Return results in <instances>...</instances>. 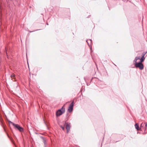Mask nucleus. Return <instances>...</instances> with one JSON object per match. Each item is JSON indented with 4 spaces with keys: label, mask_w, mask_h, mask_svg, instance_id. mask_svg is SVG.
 <instances>
[{
    "label": "nucleus",
    "mask_w": 147,
    "mask_h": 147,
    "mask_svg": "<svg viewBox=\"0 0 147 147\" xmlns=\"http://www.w3.org/2000/svg\"><path fill=\"white\" fill-rule=\"evenodd\" d=\"M65 111V109L63 106L61 108V109H58L56 113V115L57 117H58L63 114Z\"/></svg>",
    "instance_id": "nucleus-1"
},
{
    "label": "nucleus",
    "mask_w": 147,
    "mask_h": 147,
    "mask_svg": "<svg viewBox=\"0 0 147 147\" xmlns=\"http://www.w3.org/2000/svg\"><path fill=\"white\" fill-rule=\"evenodd\" d=\"M13 126L16 129L18 130L21 132H23L24 131V128L18 124H15Z\"/></svg>",
    "instance_id": "nucleus-2"
},
{
    "label": "nucleus",
    "mask_w": 147,
    "mask_h": 147,
    "mask_svg": "<svg viewBox=\"0 0 147 147\" xmlns=\"http://www.w3.org/2000/svg\"><path fill=\"white\" fill-rule=\"evenodd\" d=\"M135 66L136 68H139L140 70H142L144 68V65L142 63L140 62L135 63Z\"/></svg>",
    "instance_id": "nucleus-3"
},
{
    "label": "nucleus",
    "mask_w": 147,
    "mask_h": 147,
    "mask_svg": "<svg viewBox=\"0 0 147 147\" xmlns=\"http://www.w3.org/2000/svg\"><path fill=\"white\" fill-rule=\"evenodd\" d=\"M74 105V101H73L69 105L68 108V110L69 113H71L73 109Z\"/></svg>",
    "instance_id": "nucleus-4"
},
{
    "label": "nucleus",
    "mask_w": 147,
    "mask_h": 147,
    "mask_svg": "<svg viewBox=\"0 0 147 147\" xmlns=\"http://www.w3.org/2000/svg\"><path fill=\"white\" fill-rule=\"evenodd\" d=\"M147 125V123L146 122H143L140 125V127H143L144 129H146V127Z\"/></svg>",
    "instance_id": "nucleus-5"
},
{
    "label": "nucleus",
    "mask_w": 147,
    "mask_h": 147,
    "mask_svg": "<svg viewBox=\"0 0 147 147\" xmlns=\"http://www.w3.org/2000/svg\"><path fill=\"white\" fill-rule=\"evenodd\" d=\"M66 129H67V133H68L70 128V125L68 124H67L66 125Z\"/></svg>",
    "instance_id": "nucleus-6"
},
{
    "label": "nucleus",
    "mask_w": 147,
    "mask_h": 147,
    "mask_svg": "<svg viewBox=\"0 0 147 147\" xmlns=\"http://www.w3.org/2000/svg\"><path fill=\"white\" fill-rule=\"evenodd\" d=\"M135 128L137 130H139L140 129V128L139 125L138 124L136 123L135 125Z\"/></svg>",
    "instance_id": "nucleus-7"
},
{
    "label": "nucleus",
    "mask_w": 147,
    "mask_h": 147,
    "mask_svg": "<svg viewBox=\"0 0 147 147\" xmlns=\"http://www.w3.org/2000/svg\"><path fill=\"white\" fill-rule=\"evenodd\" d=\"M41 138L42 139L43 141V142L44 143V144H47L46 140L45 138L42 136L41 137Z\"/></svg>",
    "instance_id": "nucleus-8"
},
{
    "label": "nucleus",
    "mask_w": 147,
    "mask_h": 147,
    "mask_svg": "<svg viewBox=\"0 0 147 147\" xmlns=\"http://www.w3.org/2000/svg\"><path fill=\"white\" fill-rule=\"evenodd\" d=\"M145 58L144 57H142L141 59H140V62L142 63L144 60Z\"/></svg>",
    "instance_id": "nucleus-9"
},
{
    "label": "nucleus",
    "mask_w": 147,
    "mask_h": 147,
    "mask_svg": "<svg viewBox=\"0 0 147 147\" xmlns=\"http://www.w3.org/2000/svg\"><path fill=\"white\" fill-rule=\"evenodd\" d=\"M8 121L9 123V124H11L13 125L14 126L15 123H13L11 122V121L9 120H8Z\"/></svg>",
    "instance_id": "nucleus-10"
},
{
    "label": "nucleus",
    "mask_w": 147,
    "mask_h": 147,
    "mask_svg": "<svg viewBox=\"0 0 147 147\" xmlns=\"http://www.w3.org/2000/svg\"><path fill=\"white\" fill-rule=\"evenodd\" d=\"M147 52H144L142 55V57H144L145 55L147 53Z\"/></svg>",
    "instance_id": "nucleus-11"
},
{
    "label": "nucleus",
    "mask_w": 147,
    "mask_h": 147,
    "mask_svg": "<svg viewBox=\"0 0 147 147\" xmlns=\"http://www.w3.org/2000/svg\"><path fill=\"white\" fill-rule=\"evenodd\" d=\"M140 56L136 57H135L136 59L137 60L138 59H140Z\"/></svg>",
    "instance_id": "nucleus-12"
},
{
    "label": "nucleus",
    "mask_w": 147,
    "mask_h": 147,
    "mask_svg": "<svg viewBox=\"0 0 147 147\" xmlns=\"http://www.w3.org/2000/svg\"><path fill=\"white\" fill-rule=\"evenodd\" d=\"M61 127L62 129L63 130H64L65 129V127L64 126L61 125L60 126Z\"/></svg>",
    "instance_id": "nucleus-13"
},
{
    "label": "nucleus",
    "mask_w": 147,
    "mask_h": 147,
    "mask_svg": "<svg viewBox=\"0 0 147 147\" xmlns=\"http://www.w3.org/2000/svg\"><path fill=\"white\" fill-rule=\"evenodd\" d=\"M137 60L135 58V59H134V60L133 61L134 63H138V62H137Z\"/></svg>",
    "instance_id": "nucleus-14"
},
{
    "label": "nucleus",
    "mask_w": 147,
    "mask_h": 147,
    "mask_svg": "<svg viewBox=\"0 0 147 147\" xmlns=\"http://www.w3.org/2000/svg\"><path fill=\"white\" fill-rule=\"evenodd\" d=\"M11 77H14L15 76V75H11Z\"/></svg>",
    "instance_id": "nucleus-15"
},
{
    "label": "nucleus",
    "mask_w": 147,
    "mask_h": 147,
    "mask_svg": "<svg viewBox=\"0 0 147 147\" xmlns=\"http://www.w3.org/2000/svg\"><path fill=\"white\" fill-rule=\"evenodd\" d=\"M47 147V144H44V147Z\"/></svg>",
    "instance_id": "nucleus-16"
},
{
    "label": "nucleus",
    "mask_w": 147,
    "mask_h": 147,
    "mask_svg": "<svg viewBox=\"0 0 147 147\" xmlns=\"http://www.w3.org/2000/svg\"><path fill=\"white\" fill-rule=\"evenodd\" d=\"M88 40H87L86 41V42H87V43H88V45H89V44H88Z\"/></svg>",
    "instance_id": "nucleus-17"
},
{
    "label": "nucleus",
    "mask_w": 147,
    "mask_h": 147,
    "mask_svg": "<svg viewBox=\"0 0 147 147\" xmlns=\"http://www.w3.org/2000/svg\"><path fill=\"white\" fill-rule=\"evenodd\" d=\"M89 40L90 41H91V42H92V40L90 39Z\"/></svg>",
    "instance_id": "nucleus-18"
},
{
    "label": "nucleus",
    "mask_w": 147,
    "mask_h": 147,
    "mask_svg": "<svg viewBox=\"0 0 147 147\" xmlns=\"http://www.w3.org/2000/svg\"><path fill=\"white\" fill-rule=\"evenodd\" d=\"M7 136H8V137L9 138H10V137H9V136L8 135H7Z\"/></svg>",
    "instance_id": "nucleus-19"
},
{
    "label": "nucleus",
    "mask_w": 147,
    "mask_h": 147,
    "mask_svg": "<svg viewBox=\"0 0 147 147\" xmlns=\"http://www.w3.org/2000/svg\"><path fill=\"white\" fill-rule=\"evenodd\" d=\"M6 54H7V52H6Z\"/></svg>",
    "instance_id": "nucleus-20"
},
{
    "label": "nucleus",
    "mask_w": 147,
    "mask_h": 147,
    "mask_svg": "<svg viewBox=\"0 0 147 147\" xmlns=\"http://www.w3.org/2000/svg\"><path fill=\"white\" fill-rule=\"evenodd\" d=\"M0 118H1V117H0ZM1 120H2V118H1Z\"/></svg>",
    "instance_id": "nucleus-21"
},
{
    "label": "nucleus",
    "mask_w": 147,
    "mask_h": 147,
    "mask_svg": "<svg viewBox=\"0 0 147 147\" xmlns=\"http://www.w3.org/2000/svg\"><path fill=\"white\" fill-rule=\"evenodd\" d=\"M45 123V125H46V123Z\"/></svg>",
    "instance_id": "nucleus-22"
},
{
    "label": "nucleus",
    "mask_w": 147,
    "mask_h": 147,
    "mask_svg": "<svg viewBox=\"0 0 147 147\" xmlns=\"http://www.w3.org/2000/svg\"><path fill=\"white\" fill-rule=\"evenodd\" d=\"M45 123V125H46V123Z\"/></svg>",
    "instance_id": "nucleus-23"
},
{
    "label": "nucleus",
    "mask_w": 147,
    "mask_h": 147,
    "mask_svg": "<svg viewBox=\"0 0 147 147\" xmlns=\"http://www.w3.org/2000/svg\"><path fill=\"white\" fill-rule=\"evenodd\" d=\"M45 123V125H46V123Z\"/></svg>",
    "instance_id": "nucleus-24"
}]
</instances>
